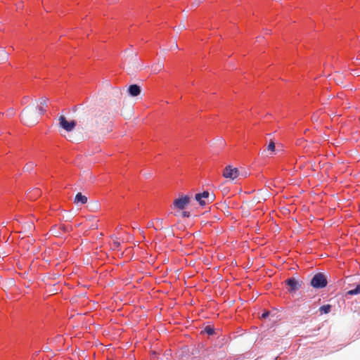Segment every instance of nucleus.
<instances>
[{"instance_id":"14","label":"nucleus","mask_w":360,"mask_h":360,"mask_svg":"<svg viewBox=\"0 0 360 360\" xmlns=\"http://www.w3.org/2000/svg\"><path fill=\"white\" fill-rule=\"evenodd\" d=\"M270 314H271V312L269 311L264 310V311L261 314V319H265L268 318L270 316Z\"/></svg>"},{"instance_id":"7","label":"nucleus","mask_w":360,"mask_h":360,"mask_svg":"<svg viewBox=\"0 0 360 360\" xmlns=\"http://www.w3.org/2000/svg\"><path fill=\"white\" fill-rule=\"evenodd\" d=\"M141 91L140 86L138 84H134L129 85L128 88V93L131 96H137L140 94Z\"/></svg>"},{"instance_id":"16","label":"nucleus","mask_w":360,"mask_h":360,"mask_svg":"<svg viewBox=\"0 0 360 360\" xmlns=\"http://www.w3.org/2000/svg\"><path fill=\"white\" fill-rule=\"evenodd\" d=\"M32 168H33V164H32V163L27 164V165L24 167V169H25L26 171H30V170H31Z\"/></svg>"},{"instance_id":"13","label":"nucleus","mask_w":360,"mask_h":360,"mask_svg":"<svg viewBox=\"0 0 360 360\" xmlns=\"http://www.w3.org/2000/svg\"><path fill=\"white\" fill-rule=\"evenodd\" d=\"M275 149H276V146H275V143L273 141H271L268 146H267V150L271 151V152H274L275 151Z\"/></svg>"},{"instance_id":"2","label":"nucleus","mask_w":360,"mask_h":360,"mask_svg":"<svg viewBox=\"0 0 360 360\" xmlns=\"http://www.w3.org/2000/svg\"><path fill=\"white\" fill-rule=\"evenodd\" d=\"M195 199L200 206H205L206 205L205 199H207L208 202H212L214 199V195H210L207 191H204L202 193H196Z\"/></svg>"},{"instance_id":"3","label":"nucleus","mask_w":360,"mask_h":360,"mask_svg":"<svg viewBox=\"0 0 360 360\" xmlns=\"http://www.w3.org/2000/svg\"><path fill=\"white\" fill-rule=\"evenodd\" d=\"M190 199L188 195H182L176 198L174 200L173 205L175 208L182 210L188 205Z\"/></svg>"},{"instance_id":"12","label":"nucleus","mask_w":360,"mask_h":360,"mask_svg":"<svg viewBox=\"0 0 360 360\" xmlns=\"http://www.w3.org/2000/svg\"><path fill=\"white\" fill-rule=\"evenodd\" d=\"M46 98H41V101H40V105L38 106V110L39 111L40 114H43L45 112V110L43 108V105H46Z\"/></svg>"},{"instance_id":"11","label":"nucleus","mask_w":360,"mask_h":360,"mask_svg":"<svg viewBox=\"0 0 360 360\" xmlns=\"http://www.w3.org/2000/svg\"><path fill=\"white\" fill-rule=\"evenodd\" d=\"M348 294L350 295H356L360 294V283L357 284L356 287L348 291Z\"/></svg>"},{"instance_id":"18","label":"nucleus","mask_w":360,"mask_h":360,"mask_svg":"<svg viewBox=\"0 0 360 360\" xmlns=\"http://www.w3.org/2000/svg\"><path fill=\"white\" fill-rule=\"evenodd\" d=\"M164 356L168 359L169 356H170V351H166Z\"/></svg>"},{"instance_id":"6","label":"nucleus","mask_w":360,"mask_h":360,"mask_svg":"<svg viewBox=\"0 0 360 360\" xmlns=\"http://www.w3.org/2000/svg\"><path fill=\"white\" fill-rule=\"evenodd\" d=\"M239 171L237 168H232L227 166L224 170L223 176L226 179H235L238 176Z\"/></svg>"},{"instance_id":"1","label":"nucleus","mask_w":360,"mask_h":360,"mask_svg":"<svg viewBox=\"0 0 360 360\" xmlns=\"http://www.w3.org/2000/svg\"><path fill=\"white\" fill-rule=\"evenodd\" d=\"M310 285L314 288L322 289L328 285L327 277L323 273H316L311 278Z\"/></svg>"},{"instance_id":"17","label":"nucleus","mask_w":360,"mask_h":360,"mask_svg":"<svg viewBox=\"0 0 360 360\" xmlns=\"http://www.w3.org/2000/svg\"><path fill=\"white\" fill-rule=\"evenodd\" d=\"M183 216L184 217H188L190 216V212H183Z\"/></svg>"},{"instance_id":"15","label":"nucleus","mask_w":360,"mask_h":360,"mask_svg":"<svg viewBox=\"0 0 360 360\" xmlns=\"http://www.w3.org/2000/svg\"><path fill=\"white\" fill-rule=\"evenodd\" d=\"M7 57H8L7 53L4 50H1L0 51V58H1V60H4L7 59Z\"/></svg>"},{"instance_id":"4","label":"nucleus","mask_w":360,"mask_h":360,"mask_svg":"<svg viewBox=\"0 0 360 360\" xmlns=\"http://www.w3.org/2000/svg\"><path fill=\"white\" fill-rule=\"evenodd\" d=\"M60 127L66 130L67 131H71L74 129L77 125V122L75 120L68 121L64 116H60L59 118Z\"/></svg>"},{"instance_id":"5","label":"nucleus","mask_w":360,"mask_h":360,"mask_svg":"<svg viewBox=\"0 0 360 360\" xmlns=\"http://www.w3.org/2000/svg\"><path fill=\"white\" fill-rule=\"evenodd\" d=\"M285 283L289 292H295L301 288V284L294 277L288 278Z\"/></svg>"},{"instance_id":"9","label":"nucleus","mask_w":360,"mask_h":360,"mask_svg":"<svg viewBox=\"0 0 360 360\" xmlns=\"http://www.w3.org/2000/svg\"><path fill=\"white\" fill-rule=\"evenodd\" d=\"M201 333H206L209 336L214 335L216 333L214 328L210 325L206 326Z\"/></svg>"},{"instance_id":"10","label":"nucleus","mask_w":360,"mask_h":360,"mask_svg":"<svg viewBox=\"0 0 360 360\" xmlns=\"http://www.w3.org/2000/svg\"><path fill=\"white\" fill-rule=\"evenodd\" d=\"M331 305L324 304L319 308V311L321 314H326L330 311Z\"/></svg>"},{"instance_id":"8","label":"nucleus","mask_w":360,"mask_h":360,"mask_svg":"<svg viewBox=\"0 0 360 360\" xmlns=\"http://www.w3.org/2000/svg\"><path fill=\"white\" fill-rule=\"evenodd\" d=\"M87 198L82 195L81 193H78L75 198V203L84 205L86 203Z\"/></svg>"}]
</instances>
